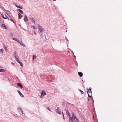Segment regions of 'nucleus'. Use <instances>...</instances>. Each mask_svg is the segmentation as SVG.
<instances>
[{
	"mask_svg": "<svg viewBox=\"0 0 122 122\" xmlns=\"http://www.w3.org/2000/svg\"><path fill=\"white\" fill-rule=\"evenodd\" d=\"M38 32L40 34L41 37L42 38L43 37V33L44 31V30L42 26L39 25H38Z\"/></svg>",
	"mask_w": 122,
	"mask_h": 122,
	"instance_id": "nucleus-1",
	"label": "nucleus"
},
{
	"mask_svg": "<svg viewBox=\"0 0 122 122\" xmlns=\"http://www.w3.org/2000/svg\"><path fill=\"white\" fill-rule=\"evenodd\" d=\"M91 89V87L89 88V89L87 91V93L88 94V95L89 97H90L92 95V91Z\"/></svg>",
	"mask_w": 122,
	"mask_h": 122,
	"instance_id": "nucleus-2",
	"label": "nucleus"
},
{
	"mask_svg": "<svg viewBox=\"0 0 122 122\" xmlns=\"http://www.w3.org/2000/svg\"><path fill=\"white\" fill-rule=\"evenodd\" d=\"M75 115L74 114H73L71 117L70 116L69 117V119L72 122H73V121L75 119Z\"/></svg>",
	"mask_w": 122,
	"mask_h": 122,
	"instance_id": "nucleus-3",
	"label": "nucleus"
},
{
	"mask_svg": "<svg viewBox=\"0 0 122 122\" xmlns=\"http://www.w3.org/2000/svg\"><path fill=\"white\" fill-rule=\"evenodd\" d=\"M17 110L19 113L20 114H22L23 113V110L20 107H18Z\"/></svg>",
	"mask_w": 122,
	"mask_h": 122,
	"instance_id": "nucleus-4",
	"label": "nucleus"
},
{
	"mask_svg": "<svg viewBox=\"0 0 122 122\" xmlns=\"http://www.w3.org/2000/svg\"><path fill=\"white\" fill-rule=\"evenodd\" d=\"M59 107H57V109L56 110V112L58 114H61V111L59 109Z\"/></svg>",
	"mask_w": 122,
	"mask_h": 122,
	"instance_id": "nucleus-5",
	"label": "nucleus"
},
{
	"mask_svg": "<svg viewBox=\"0 0 122 122\" xmlns=\"http://www.w3.org/2000/svg\"><path fill=\"white\" fill-rule=\"evenodd\" d=\"M24 20L25 22H26L28 20L27 16L26 15H25L24 16Z\"/></svg>",
	"mask_w": 122,
	"mask_h": 122,
	"instance_id": "nucleus-6",
	"label": "nucleus"
},
{
	"mask_svg": "<svg viewBox=\"0 0 122 122\" xmlns=\"http://www.w3.org/2000/svg\"><path fill=\"white\" fill-rule=\"evenodd\" d=\"M17 61L18 63H19L20 65V66H23V64L22 63V62H21L19 59H17V60H16Z\"/></svg>",
	"mask_w": 122,
	"mask_h": 122,
	"instance_id": "nucleus-7",
	"label": "nucleus"
},
{
	"mask_svg": "<svg viewBox=\"0 0 122 122\" xmlns=\"http://www.w3.org/2000/svg\"><path fill=\"white\" fill-rule=\"evenodd\" d=\"M30 19L31 20L32 23H34V24L35 23V20L33 18L31 17L30 18Z\"/></svg>",
	"mask_w": 122,
	"mask_h": 122,
	"instance_id": "nucleus-8",
	"label": "nucleus"
},
{
	"mask_svg": "<svg viewBox=\"0 0 122 122\" xmlns=\"http://www.w3.org/2000/svg\"><path fill=\"white\" fill-rule=\"evenodd\" d=\"M17 91L18 93L19 94L20 96L22 97H24V96L20 92L19 90H18Z\"/></svg>",
	"mask_w": 122,
	"mask_h": 122,
	"instance_id": "nucleus-9",
	"label": "nucleus"
},
{
	"mask_svg": "<svg viewBox=\"0 0 122 122\" xmlns=\"http://www.w3.org/2000/svg\"><path fill=\"white\" fill-rule=\"evenodd\" d=\"M17 85L19 86L22 89L23 88V86L21 83H17Z\"/></svg>",
	"mask_w": 122,
	"mask_h": 122,
	"instance_id": "nucleus-10",
	"label": "nucleus"
},
{
	"mask_svg": "<svg viewBox=\"0 0 122 122\" xmlns=\"http://www.w3.org/2000/svg\"><path fill=\"white\" fill-rule=\"evenodd\" d=\"M46 95V92L45 91H42L41 93V96H44Z\"/></svg>",
	"mask_w": 122,
	"mask_h": 122,
	"instance_id": "nucleus-11",
	"label": "nucleus"
},
{
	"mask_svg": "<svg viewBox=\"0 0 122 122\" xmlns=\"http://www.w3.org/2000/svg\"><path fill=\"white\" fill-rule=\"evenodd\" d=\"M65 111L66 112V114L67 116H68L69 117L70 116V113L68 112V110L66 109L65 110Z\"/></svg>",
	"mask_w": 122,
	"mask_h": 122,
	"instance_id": "nucleus-12",
	"label": "nucleus"
},
{
	"mask_svg": "<svg viewBox=\"0 0 122 122\" xmlns=\"http://www.w3.org/2000/svg\"><path fill=\"white\" fill-rule=\"evenodd\" d=\"M78 74L79 76H80L81 77H82L83 76V74L81 72H78Z\"/></svg>",
	"mask_w": 122,
	"mask_h": 122,
	"instance_id": "nucleus-13",
	"label": "nucleus"
},
{
	"mask_svg": "<svg viewBox=\"0 0 122 122\" xmlns=\"http://www.w3.org/2000/svg\"><path fill=\"white\" fill-rule=\"evenodd\" d=\"M5 13L8 15L9 16V15H10V12L6 10V12H5Z\"/></svg>",
	"mask_w": 122,
	"mask_h": 122,
	"instance_id": "nucleus-14",
	"label": "nucleus"
},
{
	"mask_svg": "<svg viewBox=\"0 0 122 122\" xmlns=\"http://www.w3.org/2000/svg\"><path fill=\"white\" fill-rule=\"evenodd\" d=\"M20 44L22 46H23L24 47L25 46V45L23 43L22 41L20 42Z\"/></svg>",
	"mask_w": 122,
	"mask_h": 122,
	"instance_id": "nucleus-15",
	"label": "nucleus"
},
{
	"mask_svg": "<svg viewBox=\"0 0 122 122\" xmlns=\"http://www.w3.org/2000/svg\"><path fill=\"white\" fill-rule=\"evenodd\" d=\"M5 70L4 69H0V72H5Z\"/></svg>",
	"mask_w": 122,
	"mask_h": 122,
	"instance_id": "nucleus-16",
	"label": "nucleus"
},
{
	"mask_svg": "<svg viewBox=\"0 0 122 122\" xmlns=\"http://www.w3.org/2000/svg\"><path fill=\"white\" fill-rule=\"evenodd\" d=\"M2 27L3 28V29H7V28L6 27L5 25L3 24H2Z\"/></svg>",
	"mask_w": 122,
	"mask_h": 122,
	"instance_id": "nucleus-17",
	"label": "nucleus"
},
{
	"mask_svg": "<svg viewBox=\"0 0 122 122\" xmlns=\"http://www.w3.org/2000/svg\"><path fill=\"white\" fill-rule=\"evenodd\" d=\"M17 10L20 12L22 14L23 13V11L20 9H19Z\"/></svg>",
	"mask_w": 122,
	"mask_h": 122,
	"instance_id": "nucleus-18",
	"label": "nucleus"
},
{
	"mask_svg": "<svg viewBox=\"0 0 122 122\" xmlns=\"http://www.w3.org/2000/svg\"><path fill=\"white\" fill-rule=\"evenodd\" d=\"M14 56L16 59V60H17V59H18V58L17 57H18L17 56V55H16V54H15V55L14 54Z\"/></svg>",
	"mask_w": 122,
	"mask_h": 122,
	"instance_id": "nucleus-19",
	"label": "nucleus"
},
{
	"mask_svg": "<svg viewBox=\"0 0 122 122\" xmlns=\"http://www.w3.org/2000/svg\"><path fill=\"white\" fill-rule=\"evenodd\" d=\"M13 40L17 41H18V39L16 38H12Z\"/></svg>",
	"mask_w": 122,
	"mask_h": 122,
	"instance_id": "nucleus-20",
	"label": "nucleus"
},
{
	"mask_svg": "<svg viewBox=\"0 0 122 122\" xmlns=\"http://www.w3.org/2000/svg\"><path fill=\"white\" fill-rule=\"evenodd\" d=\"M31 27L33 28V29L35 30H36V27L35 26H32Z\"/></svg>",
	"mask_w": 122,
	"mask_h": 122,
	"instance_id": "nucleus-21",
	"label": "nucleus"
},
{
	"mask_svg": "<svg viewBox=\"0 0 122 122\" xmlns=\"http://www.w3.org/2000/svg\"><path fill=\"white\" fill-rule=\"evenodd\" d=\"M36 57V56H35L34 55L33 56V60H34V59H35Z\"/></svg>",
	"mask_w": 122,
	"mask_h": 122,
	"instance_id": "nucleus-22",
	"label": "nucleus"
},
{
	"mask_svg": "<svg viewBox=\"0 0 122 122\" xmlns=\"http://www.w3.org/2000/svg\"><path fill=\"white\" fill-rule=\"evenodd\" d=\"M5 17L4 18V19H8L9 20V18L6 15H5Z\"/></svg>",
	"mask_w": 122,
	"mask_h": 122,
	"instance_id": "nucleus-23",
	"label": "nucleus"
},
{
	"mask_svg": "<svg viewBox=\"0 0 122 122\" xmlns=\"http://www.w3.org/2000/svg\"><path fill=\"white\" fill-rule=\"evenodd\" d=\"M79 91L81 92L82 94H83V92L80 89H79Z\"/></svg>",
	"mask_w": 122,
	"mask_h": 122,
	"instance_id": "nucleus-24",
	"label": "nucleus"
},
{
	"mask_svg": "<svg viewBox=\"0 0 122 122\" xmlns=\"http://www.w3.org/2000/svg\"><path fill=\"white\" fill-rule=\"evenodd\" d=\"M18 8H20V9H22V7L21 6H19V7H18Z\"/></svg>",
	"mask_w": 122,
	"mask_h": 122,
	"instance_id": "nucleus-25",
	"label": "nucleus"
},
{
	"mask_svg": "<svg viewBox=\"0 0 122 122\" xmlns=\"http://www.w3.org/2000/svg\"><path fill=\"white\" fill-rule=\"evenodd\" d=\"M0 51H1V53H2L4 51H3V49H1L0 50Z\"/></svg>",
	"mask_w": 122,
	"mask_h": 122,
	"instance_id": "nucleus-26",
	"label": "nucleus"
},
{
	"mask_svg": "<svg viewBox=\"0 0 122 122\" xmlns=\"http://www.w3.org/2000/svg\"><path fill=\"white\" fill-rule=\"evenodd\" d=\"M5 51H7L8 50L7 49V48L6 47H5Z\"/></svg>",
	"mask_w": 122,
	"mask_h": 122,
	"instance_id": "nucleus-27",
	"label": "nucleus"
},
{
	"mask_svg": "<svg viewBox=\"0 0 122 122\" xmlns=\"http://www.w3.org/2000/svg\"><path fill=\"white\" fill-rule=\"evenodd\" d=\"M48 110L50 111H51V109L49 108L48 107H47Z\"/></svg>",
	"mask_w": 122,
	"mask_h": 122,
	"instance_id": "nucleus-28",
	"label": "nucleus"
},
{
	"mask_svg": "<svg viewBox=\"0 0 122 122\" xmlns=\"http://www.w3.org/2000/svg\"><path fill=\"white\" fill-rule=\"evenodd\" d=\"M18 16H19V17L20 18V15H21V14H20V13H18Z\"/></svg>",
	"mask_w": 122,
	"mask_h": 122,
	"instance_id": "nucleus-29",
	"label": "nucleus"
},
{
	"mask_svg": "<svg viewBox=\"0 0 122 122\" xmlns=\"http://www.w3.org/2000/svg\"><path fill=\"white\" fill-rule=\"evenodd\" d=\"M10 35L11 36H13V34H12V33H11L10 34Z\"/></svg>",
	"mask_w": 122,
	"mask_h": 122,
	"instance_id": "nucleus-30",
	"label": "nucleus"
},
{
	"mask_svg": "<svg viewBox=\"0 0 122 122\" xmlns=\"http://www.w3.org/2000/svg\"><path fill=\"white\" fill-rule=\"evenodd\" d=\"M18 43H19L20 44V41L19 40H18V41H17Z\"/></svg>",
	"mask_w": 122,
	"mask_h": 122,
	"instance_id": "nucleus-31",
	"label": "nucleus"
},
{
	"mask_svg": "<svg viewBox=\"0 0 122 122\" xmlns=\"http://www.w3.org/2000/svg\"><path fill=\"white\" fill-rule=\"evenodd\" d=\"M19 5H16V6L17 7V8H18L19 7Z\"/></svg>",
	"mask_w": 122,
	"mask_h": 122,
	"instance_id": "nucleus-32",
	"label": "nucleus"
},
{
	"mask_svg": "<svg viewBox=\"0 0 122 122\" xmlns=\"http://www.w3.org/2000/svg\"><path fill=\"white\" fill-rule=\"evenodd\" d=\"M63 118L64 119H65V118H64V114H63Z\"/></svg>",
	"mask_w": 122,
	"mask_h": 122,
	"instance_id": "nucleus-33",
	"label": "nucleus"
},
{
	"mask_svg": "<svg viewBox=\"0 0 122 122\" xmlns=\"http://www.w3.org/2000/svg\"><path fill=\"white\" fill-rule=\"evenodd\" d=\"M75 122H79L78 120H77Z\"/></svg>",
	"mask_w": 122,
	"mask_h": 122,
	"instance_id": "nucleus-34",
	"label": "nucleus"
},
{
	"mask_svg": "<svg viewBox=\"0 0 122 122\" xmlns=\"http://www.w3.org/2000/svg\"><path fill=\"white\" fill-rule=\"evenodd\" d=\"M2 17H3V18H4L5 17L3 15L2 16Z\"/></svg>",
	"mask_w": 122,
	"mask_h": 122,
	"instance_id": "nucleus-35",
	"label": "nucleus"
},
{
	"mask_svg": "<svg viewBox=\"0 0 122 122\" xmlns=\"http://www.w3.org/2000/svg\"><path fill=\"white\" fill-rule=\"evenodd\" d=\"M74 58H75L76 57V56H74Z\"/></svg>",
	"mask_w": 122,
	"mask_h": 122,
	"instance_id": "nucleus-36",
	"label": "nucleus"
},
{
	"mask_svg": "<svg viewBox=\"0 0 122 122\" xmlns=\"http://www.w3.org/2000/svg\"><path fill=\"white\" fill-rule=\"evenodd\" d=\"M34 34H35V35H36V33L35 31H34Z\"/></svg>",
	"mask_w": 122,
	"mask_h": 122,
	"instance_id": "nucleus-37",
	"label": "nucleus"
},
{
	"mask_svg": "<svg viewBox=\"0 0 122 122\" xmlns=\"http://www.w3.org/2000/svg\"><path fill=\"white\" fill-rule=\"evenodd\" d=\"M15 6H16V5H17V4H15Z\"/></svg>",
	"mask_w": 122,
	"mask_h": 122,
	"instance_id": "nucleus-38",
	"label": "nucleus"
},
{
	"mask_svg": "<svg viewBox=\"0 0 122 122\" xmlns=\"http://www.w3.org/2000/svg\"><path fill=\"white\" fill-rule=\"evenodd\" d=\"M62 114L63 115V114H63V112H62Z\"/></svg>",
	"mask_w": 122,
	"mask_h": 122,
	"instance_id": "nucleus-39",
	"label": "nucleus"
},
{
	"mask_svg": "<svg viewBox=\"0 0 122 122\" xmlns=\"http://www.w3.org/2000/svg\"><path fill=\"white\" fill-rule=\"evenodd\" d=\"M12 64H13V65H14V63H12Z\"/></svg>",
	"mask_w": 122,
	"mask_h": 122,
	"instance_id": "nucleus-40",
	"label": "nucleus"
},
{
	"mask_svg": "<svg viewBox=\"0 0 122 122\" xmlns=\"http://www.w3.org/2000/svg\"><path fill=\"white\" fill-rule=\"evenodd\" d=\"M19 19H20V18H19Z\"/></svg>",
	"mask_w": 122,
	"mask_h": 122,
	"instance_id": "nucleus-41",
	"label": "nucleus"
},
{
	"mask_svg": "<svg viewBox=\"0 0 122 122\" xmlns=\"http://www.w3.org/2000/svg\"><path fill=\"white\" fill-rule=\"evenodd\" d=\"M67 30H66V32H67Z\"/></svg>",
	"mask_w": 122,
	"mask_h": 122,
	"instance_id": "nucleus-42",
	"label": "nucleus"
},
{
	"mask_svg": "<svg viewBox=\"0 0 122 122\" xmlns=\"http://www.w3.org/2000/svg\"><path fill=\"white\" fill-rule=\"evenodd\" d=\"M67 40L68 41V39H67Z\"/></svg>",
	"mask_w": 122,
	"mask_h": 122,
	"instance_id": "nucleus-43",
	"label": "nucleus"
}]
</instances>
